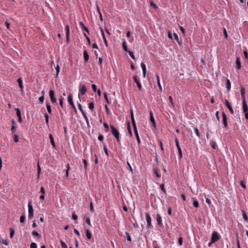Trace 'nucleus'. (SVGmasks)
Returning a JSON list of instances; mask_svg holds the SVG:
<instances>
[{
    "label": "nucleus",
    "mask_w": 248,
    "mask_h": 248,
    "mask_svg": "<svg viewBox=\"0 0 248 248\" xmlns=\"http://www.w3.org/2000/svg\"><path fill=\"white\" fill-rule=\"evenodd\" d=\"M110 128L111 129V134L114 136V137L116 138L118 142H119L120 141V133L118 130L115 128L112 125H110Z\"/></svg>",
    "instance_id": "f257e3e1"
},
{
    "label": "nucleus",
    "mask_w": 248,
    "mask_h": 248,
    "mask_svg": "<svg viewBox=\"0 0 248 248\" xmlns=\"http://www.w3.org/2000/svg\"><path fill=\"white\" fill-rule=\"evenodd\" d=\"M28 207L29 212L28 218L29 219H31L33 217V208L31 201H30L28 203Z\"/></svg>",
    "instance_id": "f03ea898"
},
{
    "label": "nucleus",
    "mask_w": 248,
    "mask_h": 248,
    "mask_svg": "<svg viewBox=\"0 0 248 248\" xmlns=\"http://www.w3.org/2000/svg\"><path fill=\"white\" fill-rule=\"evenodd\" d=\"M145 218L147 222V227L148 228H152L153 225H152V218L149 213H145Z\"/></svg>",
    "instance_id": "7ed1b4c3"
},
{
    "label": "nucleus",
    "mask_w": 248,
    "mask_h": 248,
    "mask_svg": "<svg viewBox=\"0 0 248 248\" xmlns=\"http://www.w3.org/2000/svg\"><path fill=\"white\" fill-rule=\"evenodd\" d=\"M220 238V235L219 233L216 231L213 232L212 233V237L211 240L212 241V243H215L217 240H218Z\"/></svg>",
    "instance_id": "20e7f679"
},
{
    "label": "nucleus",
    "mask_w": 248,
    "mask_h": 248,
    "mask_svg": "<svg viewBox=\"0 0 248 248\" xmlns=\"http://www.w3.org/2000/svg\"><path fill=\"white\" fill-rule=\"evenodd\" d=\"M175 142L176 144V146L177 147L178 152V157L180 159H181L182 157V152L181 149V147L179 144L178 140L177 139H175Z\"/></svg>",
    "instance_id": "39448f33"
},
{
    "label": "nucleus",
    "mask_w": 248,
    "mask_h": 248,
    "mask_svg": "<svg viewBox=\"0 0 248 248\" xmlns=\"http://www.w3.org/2000/svg\"><path fill=\"white\" fill-rule=\"evenodd\" d=\"M49 95L52 103H56L57 102L56 99L55 97V92L52 90L49 91Z\"/></svg>",
    "instance_id": "423d86ee"
},
{
    "label": "nucleus",
    "mask_w": 248,
    "mask_h": 248,
    "mask_svg": "<svg viewBox=\"0 0 248 248\" xmlns=\"http://www.w3.org/2000/svg\"><path fill=\"white\" fill-rule=\"evenodd\" d=\"M222 123L224 125V128H227L228 126V123H227V118L226 114L224 112H222Z\"/></svg>",
    "instance_id": "0eeeda50"
},
{
    "label": "nucleus",
    "mask_w": 248,
    "mask_h": 248,
    "mask_svg": "<svg viewBox=\"0 0 248 248\" xmlns=\"http://www.w3.org/2000/svg\"><path fill=\"white\" fill-rule=\"evenodd\" d=\"M156 219L157 225L160 227H163V224L162 222V217L159 214H157Z\"/></svg>",
    "instance_id": "6e6552de"
},
{
    "label": "nucleus",
    "mask_w": 248,
    "mask_h": 248,
    "mask_svg": "<svg viewBox=\"0 0 248 248\" xmlns=\"http://www.w3.org/2000/svg\"><path fill=\"white\" fill-rule=\"evenodd\" d=\"M133 78L134 82L137 84V87L138 88V91H141L142 89V86H141V84H140V82L138 80V79L137 78V76H134Z\"/></svg>",
    "instance_id": "1a4fd4ad"
},
{
    "label": "nucleus",
    "mask_w": 248,
    "mask_h": 248,
    "mask_svg": "<svg viewBox=\"0 0 248 248\" xmlns=\"http://www.w3.org/2000/svg\"><path fill=\"white\" fill-rule=\"evenodd\" d=\"M67 101H68V103L70 104V105L72 106L73 108L74 109H76L75 106L73 101L72 95L71 94H70L68 95V98H67Z\"/></svg>",
    "instance_id": "9d476101"
},
{
    "label": "nucleus",
    "mask_w": 248,
    "mask_h": 248,
    "mask_svg": "<svg viewBox=\"0 0 248 248\" xmlns=\"http://www.w3.org/2000/svg\"><path fill=\"white\" fill-rule=\"evenodd\" d=\"M225 105H226V107H227V108L229 110V111H230V113L232 114H233V113H234L233 112V110L231 105H230V103H229V102L227 99H225Z\"/></svg>",
    "instance_id": "9b49d317"
},
{
    "label": "nucleus",
    "mask_w": 248,
    "mask_h": 248,
    "mask_svg": "<svg viewBox=\"0 0 248 248\" xmlns=\"http://www.w3.org/2000/svg\"><path fill=\"white\" fill-rule=\"evenodd\" d=\"M149 114H150V120L152 124V125L154 127H155L156 124H155V120L154 116H153V113L152 111H150Z\"/></svg>",
    "instance_id": "f8f14e48"
},
{
    "label": "nucleus",
    "mask_w": 248,
    "mask_h": 248,
    "mask_svg": "<svg viewBox=\"0 0 248 248\" xmlns=\"http://www.w3.org/2000/svg\"><path fill=\"white\" fill-rule=\"evenodd\" d=\"M242 108L243 112H247L248 111V107L246 100L242 101Z\"/></svg>",
    "instance_id": "ddd939ff"
},
{
    "label": "nucleus",
    "mask_w": 248,
    "mask_h": 248,
    "mask_svg": "<svg viewBox=\"0 0 248 248\" xmlns=\"http://www.w3.org/2000/svg\"><path fill=\"white\" fill-rule=\"evenodd\" d=\"M236 68L237 70H240L241 68V64L240 60V58L239 57H237L236 58Z\"/></svg>",
    "instance_id": "4468645a"
},
{
    "label": "nucleus",
    "mask_w": 248,
    "mask_h": 248,
    "mask_svg": "<svg viewBox=\"0 0 248 248\" xmlns=\"http://www.w3.org/2000/svg\"><path fill=\"white\" fill-rule=\"evenodd\" d=\"M87 89L86 88V87L84 85H82L79 92L78 96H79L80 95H84Z\"/></svg>",
    "instance_id": "2eb2a0df"
},
{
    "label": "nucleus",
    "mask_w": 248,
    "mask_h": 248,
    "mask_svg": "<svg viewBox=\"0 0 248 248\" xmlns=\"http://www.w3.org/2000/svg\"><path fill=\"white\" fill-rule=\"evenodd\" d=\"M83 58L84 62H87L89 61V56L86 50L83 51Z\"/></svg>",
    "instance_id": "dca6fc26"
},
{
    "label": "nucleus",
    "mask_w": 248,
    "mask_h": 248,
    "mask_svg": "<svg viewBox=\"0 0 248 248\" xmlns=\"http://www.w3.org/2000/svg\"><path fill=\"white\" fill-rule=\"evenodd\" d=\"M65 31H66V37L67 41L68 42L69 39V35H70V30L69 26L68 25H66L65 26Z\"/></svg>",
    "instance_id": "f3484780"
},
{
    "label": "nucleus",
    "mask_w": 248,
    "mask_h": 248,
    "mask_svg": "<svg viewBox=\"0 0 248 248\" xmlns=\"http://www.w3.org/2000/svg\"><path fill=\"white\" fill-rule=\"evenodd\" d=\"M17 82L18 84V86L20 89V91H23L24 87L23 85V81L22 78H18L17 80Z\"/></svg>",
    "instance_id": "a211bd4d"
},
{
    "label": "nucleus",
    "mask_w": 248,
    "mask_h": 248,
    "mask_svg": "<svg viewBox=\"0 0 248 248\" xmlns=\"http://www.w3.org/2000/svg\"><path fill=\"white\" fill-rule=\"evenodd\" d=\"M240 92H241V97H242V101L243 100H246L245 89V88L244 87L242 86L241 87Z\"/></svg>",
    "instance_id": "6ab92c4d"
},
{
    "label": "nucleus",
    "mask_w": 248,
    "mask_h": 248,
    "mask_svg": "<svg viewBox=\"0 0 248 248\" xmlns=\"http://www.w3.org/2000/svg\"><path fill=\"white\" fill-rule=\"evenodd\" d=\"M79 25L80 27L81 28V29L82 30H84L88 33H89V29H88L87 27H86V26H84V24H83V23L82 22H81V21L79 22Z\"/></svg>",
    "instance_id": "aec40b11"
},
{
    "label": "nucleus",
    "mask_w": 248,
    "mask_h": 248,
    "mask_svg": "<svg viewBox=\"0 0 248 248\" xmlns=\"http://www.w3.org/2000/svg\"><path fill=\"white\" fill-rule=\"evenodd\" d=\"M140 66L142 70L143 77H145L146 72V65L143 62H141Z\"/></svg>",
    "instance_id": "412c9836"
},
{
    "label": "nucleus",
    "mask_w": 248,
    "mask_h": 248,
    "mask_svg": "<svg viewBox=\"0 0 248 248\" xmlns=\"http://www.w3.org/2000/svg\"><path fill=\"white\" fill-rule=\"evenodd\" d=\"M225 87L228 90H230L231 87V83L230 80L228 78L226 79Z\"/></svg>",
    "instance_id": "4be33fe9"
},
{
    "label": "nucleus",
    "mask_w": 248,
    "mask_h": 248,
    "mask_svg": "<svg viewBox=\"0 0 248 248\" xmlns=\"http://www.w3.org/2000/svg\"><path fill=\"white\" fill-rule=\"evenodd\" d=\"M100 29H101V32H102V35L103 39L104 40V42L106 44V46H108V42H107V39L105 36V34L103 31V29L100 28Z\"/></svg>",
    "instance_id": "5701e85b"
},
{
    "label": "nucleus",
    "mask_w": 248,
    "mask_h": 248,
    "mask_svg": "<svg viewBox=\"0 0 248 248\" xmlns=\"http://www.w3.org/2000/svg\"><path fill=\"white\" fill-rule=\"evenodd\" d=\"M49 138L50 139V143H51V145H52V146L53 147H55V142H54V140L53 136L51 134H49Z\"/></svg>",
    "instance_id": "b1692460"
},
{
    "label": "nucleus",
    "mask_w": 248,
    "mask_h": 248,
    "mask_svg": "<svg viewBox=\"0 0 248 248\" xmlns=\"http://www.w3.org/2000/svg\"><path fill=\"white\" fill-rule=\"evenodd\" d=\"M86 235L88 239H90L92 237V233L89 229L86 230Z\"/></svg>",
    "instance_id": "393cba45"
},
{
    "label": "nucleus",
    "mask_w": 248,
    "mask_h": 248,
    "mask_svg": "<svg viewBox=\"0 0 248 248\" xmlns=\"http://www.w3.org/2000/svg\"><path fill=\"white\" fill-rule=\"evenodd\" d=\"M44 117L45 118V121H46V124L47 125V126L48 127H49V116H48V115L47 113H45L44 114Z\"/></svg>",
    "instance_id": "a878e982"
},
{
    "label": "nucleus",
    "mask_w": 248,
    "mask_h": 248,
    "mask_svg": "<svg viewBox=\"0 0 248 248\" xmlns=\"http://www.w3.org/2000/svg\"><path fill=\"white\" fill-rule=\"evenodd\" d=\"M46 109H47L48 112L49 114H51V113H52L51 107L49 103H46Z\"/></svg>",
    "instance_id": "bb28decb"
},
{
    "label": "nucleus",
    "mask_w": 248,
    "mask_h": 248,
    "mask_svg": "<svg viewBox=\"0 0 248 248\" xmlns=\"http://www.w3.org/2000/svg\"><path fill=\"white\" fill-rule=\"evenodd\" d=\"M122 46H123V48L124 50L125 51H127V45H126V41L125 40H124L123 42Z\"/></svg>",
    "instance_id": "cd10ccee"
},
{
    "label": "nucleus",
    "mask_w": 248,
    "mask_h": 248,
    "mask_svg": "<svg viewBox=\"0 0 248 248\" xmlns=\"http://www.w3.org/2000/svg\"><path fill=\"white\" fill-rule=\"evenodd\" d=\"M242 216L245 221H247L248 220V217L246 213L244 210H242Z\"/></svg>",
    "instance_id": "c85d7f7f"
},
{
    "label": "nucleus",
    "mask_w": 248,
    "mask_h": 248,
    "mask_svg": "<svg viewBox=\"0 0 248 248\" xmlns=\"http://www.w3.org/2000/svg\"><path fill=\"white\" fill-rule=\"evenodd\" d=\"M10 237L11 238H12L13 237V236H14V234H15V230L12 228H10Z\"/></svg>",
    "instance_id": "c756f323"
},
{
    "label": "nucleus",
    "mask_w": 248,
    "mask_h": 248,
    "mask_svg": "<svg viewBox=\"0 0 248 248\" xmlns=\"http://www.w3.org/2000/svg\"><path fill=\"white\" fill-rule=\"evenodd\" d=\"M31 234L33 236H36L38 238L41 237V235L35 231H32Z\"/></svg>",
    "instance_id": "7c9ffc66"
},
{
    "label": "nucleus",
    "mask_w": 248,
    "mask_h": 248,
    "mask_svg": "<svg viewBox=\"0 0 248 248\" xmlns=\"http://www.w3.org/2000/svg\"><path fill=\"white\" fill-rule=\"evenodd\" d=\"M84 119H85L86 122V124L88 125H89V120H88V118L87 117V116H86V115L85 114V113L82 114Z\"/></svg>",
    "instance_id": "2f4dec72"
},
{
    "label": "nucleus",
    "mask_w": 248,
    "mask_h": 248,
    "mask_svg": "<svg viewBox=\"0 0 248 248\" xmlns=\"http://www.w3.org/2000/svg\"><path fill=\"white\" fill-rule=\"evenodd\" d=\"M15 110L16 111V114L17 117H21V112L20 109L18 108H16Z\"/></svg>",
    "instance_id": "473e14b6"
},
{
    "label": "nucleus",
    "mask_w": 248,
    "mask_h": 248,
    "mask_svg": "<svg viewBox=\"0 0 248 248\" xmlns=\"http://www.w3.org/2000/svg\"><path fill=\"white\" fill-rule=\"evenodd\" d=\"M60 243L62 248H67V245L62 240H60Z\"/></svg>",
    "instance_id": "72a5a7b5"
},
{
    "label": "nucleus",
    "mask_w": 248,
    "mask_h": 248,
    "mask_svg": "<svg viewBox=\"0 0 248 248\" xmlns=\"http://www.w3.org/2000/svg\"><path fill=\"white\" fill-rule=\"evenodd\" d=\"M125 234L126 235V239H127V241L131 242L132 240H131V238L129 233L127 232H125Z\"/></svg>",
    "instance_id": "f704fd0d"
},
{
    "label": "nucleus",
    "mask_w": 248,
    "mask_h": 248,
    "mask_svg": "<svg viewBox=\"0 0 248 248\" xmlns=\"http://www.w3.org/2000/svg\"><path fill=\"white\" fill-rule=\"evenodd\" d=\"M104 97L107 104H109L110 102L109 101V100L108 97L107 93L105 92L104 93Z\"/></svg>",
    "instance_id": "c9c22d12"
},
{
    "label": "nucleus",
    "mask_w": 248,
    "mask_h": 248,
    "mask_svg": "<svg viewBox=\"0 0 248 248\" xmlns=\"http://www.w3.org/2000/svg\"><path fill=\"white\" fill-rule=\"evenodd\" d=\"M55 69L56 70V75L55 78H57L58 76V75L60 72V66L58 64L56 66Z\"/></svg>",
    "instance_id": "e433bc0d"
},
{
    "label": "nucleus",
    "mask_w": 248,
    "mask_h": 248,
    "mask_svg": "<svg viewBox=\"0 0 248 248\" xmlns=\"http://www.w3.org/2000/svg\"><path fill=\"white\" fill-rule=\"evenodd\" d=\"M41 170L40 166L39 163H38V165H37V177H39L40 176V175L41 174Z\"/></svg>",
    "instance_id": "4c0bfd02"
},
{
    "label": "nucleus",
    "mask_w": 248,
    "mask_h": 248,
    "mask_svg": "<svg viewBox=\"0 0 248 248\" xmlns=\"http://www.w3.org/2000/svg\"><path fill=\"white\" fill-rule=\"evenodd\" d=\"M26 217L24 214H23L20 217V222L24 223L25 221Z\"/></svg>",
    "instance_id": "58836bf2"
},
{
    "label": "nucleus",
    "mask_w": 248,
    "mask_h": 248,
    "mask_svg": "<svg viewBox=\"0 0 248 248\" xmlns=\"http://www.w3.org/2000/svg\"><path fill=\"white\" fill-rule=\"evenodd\" d=\"M78 108L79 110L81 112V114H83V113H85L84 110H83V109L82 108V106H81V105L80 103H78Z\"/></svg>",
    "instance_id": "ea45409f"
},
{
    "label": "nucleus",
    "mask_w": 248,
    "mask_h": 248,
    "mask_svg": "<svg viewBox=\"0 0 248 248\" xmlns=\"http://www.w3.org/2000/svg\"><path fill=\"white\" fill-rule=\"evenodd\" d=\"M194 132H195V134L196 135V136L198 138H200V134L199 131L198 129L197 128V127H194Z\"/></svg>",
    "instance_id": "a19ab883"
},
{
    "label": "nucleus",
    "mask_w": 248,
    "mask_h": 248,
    "mask_svg": "<svg viewBox=\"0 0 248 248\" xmlns=\"http://www.w3.org/2000/svg\"><path fill=\"white\" fill-rule=\"evenodd\" d=\"M63 98L62 97H61L59 99V101H60V106L62 108H64V105H63Z\"/></svg>",
    "instance_id": "79ce46f5"
},
{
    "label": "nucleus",
    "mask_w": 248,
    "mask_h": 248,
    "mask_svg": "<svg viewBox=\"0 0 248 248\" xmlns=\"http://www.w3.org/2000/svg\"><path fill=\"white\" fill-rule=\"evenodd\" d=\"M0 243L6 245V246H8L9 245V242H8V240H4V239H2L0 240Z\"/></svg>",
    "instance_id": "37998d69"
},
{
    "label": "nucleus",
    "mask_w": 248,
    "mask_h": 248,
    "mask_svg": "<svg viewBox=\"0 0 248 248\" xmlns=\"http://www.w3.org/2000/svg\"><path fill=\"white\" fill-rule=\"evenodd\" d=\"M89 108L93 110L94 108V104L93 102H90L88 105Z\"/></svg>",
    "instance_id": "c03bdc74"
},
{
    "label": "nucleus",
    "mask_w": 248,
    "mask_h": 248,
    "mask_svg": "<svg viewBox=\"0 0 248 248\" xmlns=\"http://www.w3.org/2000/svg\"><path fill=\"white\" fill-rule=\"evenodd\" d=\"M127 169L128 170L131 172V173L133 172V169L130 164V163L128 162H127Z\"/></svg>",
    "instance_id": "a18cd8bd"
},
{
    "label": "nucleus",
    "mask_w": 248,
    "mask_h": 248,
    "mask_svg": "<svg viewBox=\"0 0 248 248\" xmlns=\"http://www.w3.org/2000/svg\"><path fill=\"white\" fill-rule=\"evenodd\" d=\"M128 52V54H129L130 57L133 60H135V56H134V53L130 50H129Z\"/></svg>",
    "instance_id": "49530a36"
},
{
    "label": "nucleus",
    "mask_w": 248,
    "mask_h": 248,
    "mask_svg": "<svg viewBox=\"0 0 248 248\" xmlns=\"http://www.w3.org/2000/svg\"><path fill=\"white\" fill-rule=\"evenodd\" d=\"M83 165H84V168L85 169V170H87V160L85 159H84L83 160Z\"/></svg>",
    "instance_id": "de8ad7c7"
},
{
    "label": "nucleus",
    "mask_w": 248,
    "mask_h": 248,
    "mask_svg": "<svg viewBox=\"0 0 248 248\" xmlns=\"http://www.w3.org/2000/svg\"><path fill=\"white\" fill-rule=\"evenodd\" d=\"M103 149H104V152H105V154L107 155V156H108V149H107V146L106 145H104L103 146Z\"/></svg>",
    "instance_id": "09e8293b"
},
{
    "label": "nucleus",
    "mask_w": 248,
    "mask_h": 248,
    "mask_svg": "<svg viewBox=\"0 0 248 248\" xmlns=\"http://www.w3.org/2000/svg\"><path fill=\"white\" fill-rule=\"evenodd\" d=\"M150 4L151 6H152L155 9H156L158 8L157 6L152 1H150Z\"/></svg>",
    "instance_id": "8fccbe9b"
},
{
    "label": "nucleus",
    "mask_w": 248,
    "mask_h": 248,
    "mask_svg": "<svg viewBox=\"0 0 248 248\" xmlns=\"http://www.w3.org/2000/svg\"><path fill=\"white\" fill-rule=\"evenodd\" d=\"M30 248H37V245L35 243H31L30 245Z\"/></svg>",
    "instance_id": "3c124183"
},
{
    "label": "nucleus",
    "mask_w": 248,
    "mask_h": 248,
    "mask_svg": "<svg viewBox=\"0 0 248 248\" xmlns=\"http://www.w3.org/2000/svg\"><path fill=\"white\" fill-rule=\"evenodd\" d=\"M14 140L15 142H18V136L16 134L14 135Z\"/></svg>",
    "instance_id": "603ef678"
},
{
    "label": "nucleus",
    "mask_w": 248,
    "mask_h": 248,
    "mask_svg": "<svg viewBox=\"0 0 248 248\" xmlns=\"http://www.w3.org/2000/svg\"><path fill=\"white\" fill-rule=\"evenodd\" d=\"M90 209L91 212H93L94 211L92 202H91L90 203Z\"/></svg>",
    "instance_id": "864d4df0"
},
{
    "label": "nucleus",
    "mask_w": 248,
    "mask_h": 248,
    "mask_svg": "<svg viewBox=\"0 0 248 248\" xmlns=\"http://www.w3.org/2000/svg\"><path fill=\"white\" fill-rule=\"evenodd\" d=\"M44 101V95H42L41 96H40V97L39 98V102H40L41 104H42V103H43Z\"/></svg>",
    "instance_id": "5fc2aeb1"
},
{
    "label": "nucleus",
    "mask_w": 248,
    "mask_h": 248,
    "mask_svg": "<svg viewBox=\"0 0 248 248\" xmlns=\"http://www.w3.org/2000/svg\"><path fill=\"white\" fill-rule=\"evenodd\" d=\"M193 205L196 208L198 207H199V202H198L197 201H194L193 202Z\"/></svg>",
    "instance_id": "6e6d98bb"
},
{
    "label": "nucleus",
    "mask_w": 248,
    "mask_h": 248,
    "mask_svg": "<svg viewBox=\"0 0 248 248\" xmlns=\"http://www.w3.org/2000/svg\"><path fill=\"white\" fill-rule=\"evenodd\" d=\"M178 242L179 245L181 246L183 244V238L179 237L178 240Z\"/></svg>",
    "instance_id": "4d7b16f0"
},
{
    "label": "nucleus",
    "mask_w": 248,
    "mask_h": 248,
    "mask_svg": "<svg viewBox=\"0 0 248 248\" xmlns=\"http://www.w3.org/2000/svg\"><path fill=\"white\" fill-rule=\"evenodd\" d=\"M16 126H12L11 131L12 134L16 132Z\"/></svg>",
    "instance_id": "13d9d810"
},
{
    "label": "nucleus",
    "mask_w": 248,
    "mask_h": 248,
    "mask_svg": "<svg viewBox=\"0 0 248 248\" xmlns=\"http://www.w3.org/2000/svg\"><path fill=\"white\" fill-rule=\"evenodd\" d=\"M154 172H155V176H156V177H157V178L160 177V175L158 173L157 170L156 169L154 170Z\"/></svg>",
    "instance_id": "bf43d9fd"
},
{
    "label": "nucleus",
    "mask_w": 248,
    "mask_h": 248,
    "mask_svg": "<svg viewBox=\"0 0 248 248\" xmlns=\"http://www.w3.org/2000/svg\"><path fill=\"white\" fill-rule=\"evenodd\" d=\"M173 36H174V37L175 40H176L178 43H179V38H178V35H177L176 33H173Z\"/></svg>",
    "instance_id": "052dcab7"
},
{
    "label": "nucleus",
    "mask_w": 248,
    "mask_h": 248,
    "mask_svg": "<svg viewBox=\"0 0 248 248\" xmlns=\"http://www.w3.org/2000/svg\"><path fill=\"white\" fill-rule=\"evenodd\" d=\"M98 139L100 141H103L104 140V136L102 134H100L98 137Z\"/></svg>",
    "instance_id": "680f3d73"
},
{
    "label": "nucleus",
    "mask_w": 248,
    "mask_h": 248,
    "mask_svg": "<svg viewBox=\"0 0 248 248\" xmlns=\"http://www.w3.org/2000/svg\"><path fill=\"white\" fill-rule=\"evenodd\" d=\"M223 33H224V37L225 38H227L228 37V34H227V32L226 31V30L225 28H223Z\"/></svg>",
    "instance_id": "e2e57ef3"
},
{
    "label": "nucleus",
    "mask_w": 248,
    "mask_h": 248,
    "mask_svg": "<svg viewBox=\"0 0 248 248\" xmlns=\"http://www.w3.org/2000/svg\"><path fill=\"white\" fill-rule=\"evenodd\" d=\"M40 192L41 194L44 195L45 193V190L43 186H41L40 188Z\"/></svg>",
    "instance_id": "0e129e2a"
},
{
    "label": "nucleus",
    "mask_w": 248,
    "mask_h": 248,
    "mask_svg": "<svg viewBox=\"0 0 248 248\" xmlns=\"http://www.w3.org/2000/svg\"><path fill=\"white\" fill-rule=\"evenodd\" d=\"M131 121H132V124L133 127L136 126V122H135L134 118H131Z\"/></svg>",
    "instance_id": "69168bd1"
},
{
    "label": "nucleus",
    "mask_w": 248,
    "mask_h": 248,
    "mask_svg": "<svg viewBox=\"0 0 248 248\" xmlns=\"http://www.w3.org/2000/svg\"><path fill=\"white\" fill-rule=\"evenodd\" d=\"M92 88L93 92H96V86L95 84H92Z\"/></svg>",
    "instance_id": "338daca9"
},
{
    "label": "nucleus",
    "mask_w": 248,
    "mask_h": 248,
    "mask_svg": "<svg viewBox=\"0 0 248 248\" xmlns=\"http://www.w3.org/2000/svg\"><path fill=\"white\" fill-rule=\"evenodd\" d=\"M103 125H104V127L106 129V131H108V125L106 123L104 122L103 123Z\"/></svg>",
    "instance_id": "774afa93"
}]
</instances>
